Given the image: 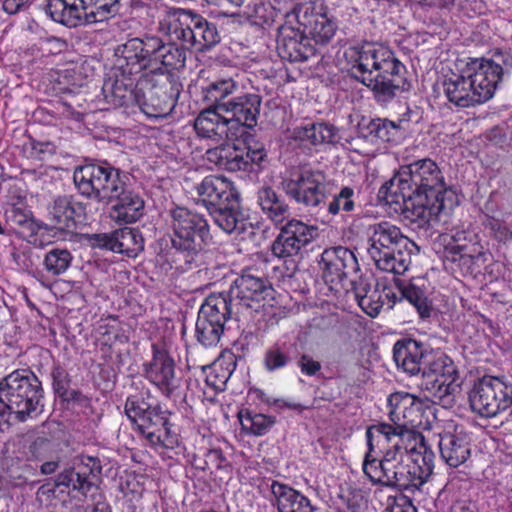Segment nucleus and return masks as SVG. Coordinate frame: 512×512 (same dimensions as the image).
<instances>
[{"instance_id":"obj_15","label":"nucleus","mask_w":512,"mask_h":512,"mask_svg":"<svg viewBox=\"0 0 512 512\" xmlns=\"http://www.w3.org/2000/svg\"><path fill=\"white\" fill-rule=\"evenodd\" d=\"M471 410L484 418H494L512 405V385L501 378L484 376L469 391Z\"/></svg>"},{"instance_id":"obj_18","label":"nucleus","mask_w":512,"mask_h":512,"mask_svg":"<svg viewBox=\"0 0 512 512\" xmlns=\"http://www.w3.org/2000/svg\"><path fill=\"white\" fill-rule=\"evenodd\" d=\"M282 187L285 192L298 203L316 207L320 205L327 193L326 175L310 167H301L283 178Z\"/></svg>"},{"instance_id":"obj_33","label":"nucleus","mask_w":512,"mask_h":512,"mask_svg":"<svg viewBox=\"0 0 512 512\" xmlns=\"http://www.w3.org/2000/svg\"><path fill=\"white\" fill-rule=\"evenodd\" d=\"M439 450L445 463L458 467L470 457V438L463 427L455 426L452 431L445 430L440 434Z\"/></svg>"},{"instance_id":"obj_55","label":"nucleus","mask_w":512,"mask_h":512,"mask_svg":"<svg viewBox=\"0 0 512 512\" xmlns=\"http://www.w3.org/2000/svg\"><path fill=\"white\" fill-rule=\"evenodd\" d=\"M391 512H417L411 500L406 496L400 495L395 498L394 505L391 507Z\"/></svg>"},{"instance_id":"obj_38","label":"nucleus","mask_w":512,"mask_h":512,"mask_svg":"<svg viewBox=\"0 0 512 512\" xmlns=\"http://www.w3.org/2000/svg\"><path fill=\"white\" fill-rule=\"evenodd\" d=\"M395 283L401 293V297L405 298L416 308L421 318H429L431 316L433 311L432 301L428 297V288L423 278H415L407 284L395 279Z\"/></svg>"},{"instance_id":"obj_3","label":"nucleus","mask_w":512,"mask_h":512,"mask_svg":"<svg viewBox=\"0 0 512 512\" xmlns=\"http://www.w3.org/2000/svg\"><path fill=\"white\" fill-rule=\"evenodd\" d=\"M393 359L398 368L409 375H422L421 388L434 403L449 406L459 392L456 370L446 356L427 354L422 343L414 339L398 340L393 347Z\"/></svg>"},{"instance_id":"obj_62","label":"nucleus","mask_w":512,"mask_h":512,"mask_svg":"<svg viewBox=\"0 0 512 512\" xmlns=\"http://www.w3.org/2000/svg\"><path fill=\"white\" fill-rule=\"evenodd\" d=\"M24 5V0H4L3 10L9 14H14Z\"/></svg>"},{"instance_id":"obj_5","label":"nucleus","mask_w":512,"mask_h":512,"mask_svg":"<svg viewBox=\"0 0 512 512\" xmlns=\"http://www.w3.org/2000/svg\"><path fill=\"white\" fill-rule=\"evenodd\" d=\"M172 254V264L186 271L196 264L200 253L212 242L205 217L186 207L171 209L166 220Z\"/></svg>"},{"instance_id":"obj_50","label":"nucleus","mask_w":512,"mask_h":512,"mask_svg":"<svg viewBox=\"0 0 512 512\" xmlns=\"http://www.w3.org/2000/svg\"><path fill=\"white\" fill-rule=\"evenodd\" d=\"M355 208V191L345 186L336 193L328 204V212L335 216L342 212H351Z\"/></svg>"},{"instance_id":"obj_16","label":"nucleus","mask_w":512,"mask_h":512,"mask_svg":"<svg viewBox=\"0 0 512 512\" xmlns=\"http://www.w3.org/2000/svg\"><path fill=\"white\" fill-rule=\"evenodd\" d=\"M46 12L67 27L103 22L115 13V3L92 4V0H48Z\"/></svg>"},{"instance_id":"obj_47","label":"nucleus","mask_w":512,"mask_h":512,"mask_svg":"<svg viewBox=\"0 0 512 512\" xmlns=\"http://www.w3.org/2000/svg\"><path fill=\"white\" fill-rule=\"evenodd\" d=\"M242 430L255 436L265 435L275 424V418L265 414L242 411L239 413Z\"/></svg>"},{"instance_id":"obj_40","label":"nucleus","mask_w":512,"mask_h":512,"mask_svg":"<svg viewBox=\"0 0 512 512\" xmlns=\"http://www.w3.org/2000/svg\"><path fill=\"white\" fill-rule=\"evenodd\" d=\"M257 202L262 212L276 225L282 224L290 216V209L284 198L269 186L259 188Z\"/></svg>"},{"instance_id":"obj_27","label":"nucleus","mask_w":512,"mask_h":512,"mask_svg":"<svg viewBox=\"0 0 512 512\" xmlns=\"http://www.w3.org/2000/svg\"><path fill=\"white\" fill-rule=\"evenodd\" d=\"M351 281L355 300L363 312L370 317L378 316L385 305L391 309L397 301V295L391 288L383 287L380 290L378 286L373 287L368 278L363 277Z\"/></svg>"},{"instance_id":"obj_37","label":"nucleus","mask_w":512,"mask_h":512,"mask_svg":"<svg viewBox=\"0 0 512 512\" xmlns=\"http://www.w3.org/2000/svg\"><path fill=\"white\" fill-rule=\"evenodd\" d=\"M291 137L304 146H318L335 142L337 130L327 123H307L293 128Z\"/></svg>"},{"instance_id":"obj_4","label":"nucleus","mask_w":512,"mask_h":512,"mask_svg":"<svg viewBox=\"0 0 512 512\" xmlns=\"http://www.w3.org/2000/svg\"><path fill=\"white\" fill-rule=\"evenodd\" d=\"M344 56L351 76L370 88L379 101H389L404 89L406 68L388 47L373 43L353 45Z\"/></svg>"},{"instance_id":"obj_11","label":"nucleus","mask_w":512,"mask_h":512,"mask_svg":"<svg viewBox=\"0 0 512 512\" xmlns=\"http://www.w3.org/2000/svg\"><path fill=\"white\" fill-rule=\"evenodd\" d=\"M274 289L256 270L248 268L236 278L230 289L228 304L236 317L265 310L274 299Z\"/></svg>"},{"instance_id":"obj_52","label":"nucleus","mask_w":512,"mask_h":512,"mask_svg":"<svg viewBox=\"0 0 512 512\" xmlns=\"http://www.w3.org/2000/svg\"><path fill=\"white\" fill-rule=\"evenodd\" d=\"M298 367L303 375L312 377L321 370V363L311 356L303 354L298 360Z\"/></svg>"},{"instance_id":"obj_54","label":"nucleus","mask_w":512,"mask_h":512,"mask_svg":"<svg viewBox=\"0 0 512 512\" xmlns=\"http://www.w3.org/2000/svg\"><path fill=\"white\" fill-rule=\"evenodd\" d=\"M162 6L160 0H131V7L135 11L146 10L147 14L154 17V10Z\"/></svg>"},{"instance_id":"obj_9","label":"nucleus","mask_w":512,"mask_h":512,"mask_svg":"<svg viewBox=\"0 0 512 512\" xmlns=\"http://www.w3.org/2000/svg\"><path fill=\"white\" fill-rule=\"evenodd\" d=\"M124 412L151 446L172 449L177 444V436L168 426V411L154 401L148 390L128 396Z\"/></svg>"},{"instance_id":"obj_35","label":"nucleus","mask_w":512,"mask_h":512,"mask_svg":"<svg viewBox=\"0 0 512 512\" xmlns=\"http://www.w3.org/2000/svg\"><path fill=\"white\" fill-rule=\"evenodd\" d=\"M202 202L214 208L229 201L235 204L238 193L233 183L226 177L220 175L206 176L197 187Z\"/></svg>"},{"instance_id":"obj_13","label":"nucleus","mask_w":512,"mask_h":512,"mask_svg":"<svg viewBox=\"0 0 512 512\" xmlns=\"http://www.w3.org/2000/svg\"><path fill=\"white\" fill-rule=\"evenodd\" d=\"M384 188L393 191L403 189L406 192L436 194L437 197L448 196V192H453L447 188L436 162L428 158L401 167L390 182L384 185Z\"/></svg>"},{"instance_id":"obj_25","label":"nucleus","mask_w":512,"mask_h":512,"mask_svg":"<svg viewBox=\"0 0 512 512\" xmlns=\"http://www.w3.org/2000/svg\"><path fill=\"white\" fill-rule=\"evenodd\" d=\"M222 112V108L218 106H208L198 114L194 121V129L199 138L219 145L227 140L239 138L228 117Z\"/></svg>"},{"instance_id":"obj_31","label":"nucleus","mask_w":512,"mask_h":512,"mask_svg":"<svg viewBox=\"0 0 512 512\" xmlns=\"http://www.w3.org/2000/svg\"><path fill=\"white\" fill-rule=\"evenodd\" d=\"M95 247L105 248L115 253L136 257L144 249V240L136 229L122 228L112 233L95 234L92 237Z\"/></svg>"},{"instance_id":"obj_6","label":"nucleus","mask_w":512,"mask_h":512,"mask_svg":"<svg viewBox=\"0 0 512 512\" xmlns=\"http://www.w3.org/2000/svg\"><path fill=\"white\" fill-rule=\"evenodd\" d=\"M158 30L171 42L198 52L209 50L220 40L217 26L194 10L164 7Z\"/></svg>"},{"instance_id":"obj_61","label":"nucleus","mask_w":512,"mask_h":512,"mask_svg":"<svg viewBox=\"0 0 512 512\" xmlns=\"http://www.w3.org/2000/svg\"><path fill=\"white\" fill-rule=\"evenodd\" d=\"M208 4L218 7H233L238 8L243 5L245 0H205Z\"/></svg>"},{"instance_id":"obj_21","label":"nucleus","mask_w":512,"mask_h":512,"mask_svg":"<svg viewBox=\"0 0 512 512\" xmlns=\"http://www.w3.org/2000/svg\"><path fill=\"white\" fill-rule=\"evenodd\" d=\"M320 266L324 281L336 291L345 288L346 282L358 280V260L350 249L342 246L325 249L321 254Z\"/></svg>"},{"instance_id":"obj_17","label":"nucleus","mask_w":512,"mask_h":512,"mask_svg":"<svg viewBox=\"0 0 512 512\" xmlns=\"http://www.w3.org/2000/svg\"><path fill=\"white\" fill-rule=\"evenodd\" d=\"M234 312L223 294L210 295L201 305L196 324L195 337L204 347L216 346L224 332V325Z\"/></svg>"},{"instance_id":"obj_12","label":"nucleus","mask_w":512,"mask_h":512,"mask_svg":"<svg viewBox=\"0 0 512 512\" xmlns=\"http://www.w3.org/2000/svg\"><path fill=\"white\" fill-rule=\"evenodd\" d=\"M145 77L140 82L136 104L150 118H164L175 108L181 84L169 73Z\"/></svg>"},{"instance_id":"obj_39","label":"nucleus","mask_w":512,"mask_h":512,"mask_svg":"<svg viewBox=\"0 0 512 512\" xmlns=\"http://www.w3.org/2000/svg\"><path fill=\"white\" fill-rule=\"evenodd\" d=\"M210 214L215 224L227 234H240L245 229L247 220L240 211L238 198L235 199V204L229 201L211 208Z\"/></svg>"},{"instance_id":"obj_20","label":"nucleus","mask_w":512,"mask_h":512,"mask_svg":"<svg viewBox=\"0 0 512 512\" xmlns=\"http://www.w3.org/2000/svg\"><path fill=\"white\" fill-rule=\"evenodd\" d=\"M501 62L505 66L508 65L503 55H497L492 59L469 58L466 61H461L465 66L466 75L469 77L478 104L493 97L504 73Z\"/></svg>"},{"instance_id":"obj_22","label":"nucleus","mask_w":512,"mask_h":512,"mask_svg":"<svg viewBox=\"0 0 512 512\" xmlns=\"http://www.w3.org/2000/svg\"><path fill=\"white\" fill-rule=\"evenodd\" d=\"M174 359L163 348L152 345V358L144 365L145 378L164 396L170 397L181 386V378L176 374Z\"/></svg>"},{"instance_id":"obj_64","label":"nucleus","mask_w":512,"mask_h":512,"mask_svg":"<svg viewBox=\"0 0 512 512\" xmlns=\"http://www.w3.org/2000/svg\"><path fill=\"white\" fill-rule=\"evenodd\" d=\"M57 468L56 462H46L41 466V471L44 474H51L53 473Z\"/></svg>"},{"instance_id":"obj_29","label":"nucleus","mask_w":512,"mask_h":512,"mask_svg":"<svg viewBox=\"0 0 512 512\" xmlns=\"http://www.w3.org/2000/svg\"><path fill=\"white\" fill-rule=\"evenodd\" d=\"M390 407L389 417L394 422L392 425L397 430H412L423 409V402L415 395L399 391L391 394L388 398Z\"/></svg>"},{"instance_id":"obj_58","label":"nucleus","mask_w":512,"mask_h":512,"mask_svg":"<svg viewBox=\"0 0 512 512\" xmlns=\"http://www.w3.org/2000/svg\"><path fill=\"white\" fill-rule=\"evenodd\" d=\"M316 510L317 506L312 502V500L303 493H300L298 503H296L295 512H315Z\"/></svg>"},{"instance_id":"obj_7","label":"nucleus","mask_w":512,"mask_h":512,"mask_svg":"<svg viewBox=\"0 0 512 512\" xmlns=\"http://www.w3.org/2000/svg\"><path fill=\"white\" fill-rule=\"evenodd\" d=\"M368 255L379 270L404 274L411 264L413 241L396 225L382 221L368 227Z\"/></svg>"},{"instance_id":"obj_60","label":"nucleus","mask_w":512,"mask_h":512,"mask_svg":"<svg viewBox=\"0 0 512 512\" xmlns=\"http://www.w3.org/2000/svg\"><path fill=\"white\" fill-rule=\"evenodd\" d=\"M86 512H110V507L103 497L99 495V498L93 505L87 506Z\"/></svg>"},{"instance_id":"obj_32","label":"nucleus","mask_w":512,"mask_h":512,"mask_svg":"<svg viewBox=\"0 0 512 512\" xmlns=\"http://www.w3.org/2000/svg\"><path fill=\"white\" fill-rule=\"evenodd\" d=\"M101 471L102 466L98 458L81 455L72 470H67L60 475L59 484L86 495L94 486V480L98 478Z\"/></svg>"},{"instance_id":"obj_14","label":"nucleus","mask_w":512,"mask_h":512,"mask_svg":"<svg viewBox=\"0 0 512 512\" xmlns=\"http://www.w3.org/2000/svg\"><path fill=\"white\" fill-rule=\"evenodd\" d=\"M159 46V37L146 35L131 38L115 49L116 71L126 75H136L142 79L152 77L155 72V53Z\"/></svg>"},{"instance_id":"obj_1","label":"nucleus","mask_w":512,"mask_h":512,"mask_svg":"<svg viewBox=\"0 0 512 512\" xmlns=\"http://www.w3.org/2000/svg\"><path fill=\"white\" fill-rule=\"evenodd\" d=\"M365 435L362 470L372 484L414 491L426 483L433 472L434 453L421 433L379 423L368 427Z\"/></svg>"},{"instance_id":"obj_42","label":"nucleus","mask_w":512,"mask_h":512,"mask_svg":"<svg viewBox=\"0 0 512 512\" xmlns=\"http://www.w3.org/2000/svg\"><path fill=\"white\" fill-rule=\"evenodd\" d=\"M177 42L164 43L159 38V46L155 53V74L168 73L167 70L183 68L186 61L185 47L176 45Z\"/></svg>"},{"instance_id":"obj_53","label":"nucleus","mask_w":512,"mask_h":512,"mask_svg":"<svg viewBox=\"0 0 512 512\" xmlns=\"http://www.w3.org/2000/svg\"><path fill=\"white\" fill-rule=\"evenodd\" d=\"M490 230L497 241L503 243L512 241V228L508 225L499 221H493L490 223Z\"/></svg>"},{"instance_id":"obj_24","label":"nucleus","mask_w":512,"mask_h":512,"mask_svg":"<svg viewBox=\"0 0 512 512\" xmlns=\"http://www.w3.org/2000/svg\"><path fill=\"white\" fill-rule=\"evenodd\" d=\"M451 240L447 251L451 255V260L459 262L460 266L467 269L481 267L488 260L489 253L483 249L475 232L455 228L452 230Z\"/></svg>"},{"instance_id":"obj_41","label":"nucleus","mask_w":512,"mask_h":512,"mask_svg":"<svg viewBox=\"0 0 512 512\" xmlns=\"http://www.w3.org/2000/svg\"><path fill=\"white\" fill-rule=\"evenodd\" d=\"M83 207L71 197L63 196L54 200L50 215L60 230H72L83 213Z\"/></svg>"},{"instance_id":"obj_49","label":"nucleus","mask_w":512,"mask_h":512,"mask_svg":"<svg viewBox=\"0 0 512 512\" xmlns=\"http://www.w3.org/2000/svg\"><path fill=\"white\" fill-rule=\"evenodd\" d=\"M235 363H226L225 360H217L209 368L206 375V383L215 390H224L228 380L230 379Z\"/></svg>"},{"instance_id":"obj_46","label":"nucleus","mask_w":512,"mask_h":512,"mask_svg":"<svg viewBox=\"0 0 512 512\" xmlns=\"http://www.w3.org/2000/svg\"><path fill=\"white\" fill-rule=\"evenodd\" d=\"M274 504L278 512H295L300 491L279 481H273L270 487Z\"/></svg>"},{"instance_id":"obj_23","label":"nucleus","mask_w":512,"mask_h":512,"mask_svg":"<svg viewBox=\"0 0 512 512\" xmlns=\"http://www.w3.org/2000/svg\"><path fill=\"white\" fill-rule=\"evenodd\" d=\"M317 236V228L299 220H290L281 229L274 240L271 250L274 256L281 259H292L300 256L302 250Z\"/></svg>"},{"instance_id":"obj_10","label":"nucleus","mask_w":512,"mask_h":512,"mask_svg":"<svg viewBox=\"0 0 512 512\" xmlns=\"http://www.w3.org/2000/svg\"><path fill=\"white\" fill-rule=\"evenodd\" d=\"M380 193L388 204L398 205L404 217L420 228L430 225L441 212L451 210L455 203L454 192H448V196L437 197L436 194L406 192L403 189L393 191L383 186Z\"/></svg>"},{"instance_id":"obj_51","label":"nucleus","mask_w":512,"mask_h":512,"mask_svg":"<svg viewBox=\"0 0 512 512\" xmlns=\"http://www.w3.org/2000/svg\"><path fill=\"white\" fill-rule=\"evenodd\" d=\"M245 150V157L248 158V171L254 169V166L260 167L263 161L266 159V151L264 146L258 142L247 143Z\"/></svg>"},{"instance_id":"obj_30","label":"nucleus","mask_w":512,"mask_h":512,"mask_svg":"<svg viewBox=\"0 0 512 512\" xmlns=\"http://www.w3.org/2000/svg\"><path fill=\"white\" fill-rule=\"evenodd\" d=\"M143 79L136 75H126L122 71H116L114 66V74L107 79L102 87V92L106 102L113 107H122L135 101L140 82Z\"/></svg>"},{"instance_id":"obj_2","label":"nucleus","mask_w":512,"mask_h":512,"mask_svg":"<svg viewBox=\"0 0 512 512\" xmlns=\"http://www.w3.org/2000/svg\"><path fill=\"white\" fill-rule=\"evenodd\" d=\"M73 180L78 191L87 198L107 203L115 200L111 217L119 224L134 223L144 214V200L130 189L129 174L107 162L77 167Z\"/></svg>"},{"instance_id":"obj_59","label":"nucleus","mask_w":512,"mask_h":512,"mask_svg":"<svg viewBox=\"0 0 512 512\" xmlns=\"http://www.w3.org/2000/svg\"><path fill=\"white\" fill-rule=\"evenodd\" d=\"M54 387L57 391L65 390V378L66 374L63 369L56 368L52 372Z\"/></svg>"},{"instance_id":"obj_63","label":"nucleus","mask_w":512,"mask_h":512,"mask_svg":"<svg viewBox=\"0 0 512 512\" xmlns=\"http://www.w3.org/2000/svg\"><path fill=\"white\" fill-rule=\"evenodd\" d=\"M276 404L280 408L286 407V408L293 409V410H297V409H299L301 407V405L298 404V403L287 402L285 400H277Z\"/></svg>"},{"instance_id":"obj_19","label":"nucleus","mask_w":512,"mask_h":512,"mask_svg":"<svg viewBox=\"0 0 512 512\" xmlns=\"http://www.w3.org/2000/svg\"><path fill=\"white\" fill-rule=\"evenodd\" d=\"M293 17L304 32L320 44H327L338 29L335 17L324 0H311L299 4Z\"/></svg>"},{"instance_id":"obj_8","label":"nucleus","mask_w":512,"mask_h":512,"mask_svg":"<svg viewBox=\"0 0 512 512\" xmlns=\"http://www.w3.org/2000/svg\"><path fill=\"white\" fill-rule=\"evenodd\" d=\"M41 381L30 370H15L0 380V417L14 415L25 421L42 412Z\"/></svg>"},{"instance_id":"obj_48","label":"nucleus","mask_w":512,"mask_h":512,"mask_svg":"<svg viewBox=\"0 0 512 512\" xmlns=\"http://www.w3.org/2000/svg\"><path fill=\"white\" fill-rule=\"evenodd\" d=\"M72 261L73 256L69 250L52 248L44 256L43 266L49 275L59 276L69 269Z\"/></svg>"},{"instance_id":"obj_56","label":"nucleus","mask_w":512,"mask_h":512,"mask_svg":"<svg viewBox=\"0 0 512 512\" xmlns=\"http://www.w3.org/2000/svg\"><path fill=\"white\" fill-rule=\"evenodd\" d=\"M5 215L8 221H11L18 225H22L27 220L26 213L21 208L16 207L14 205L6 209Z\"/></svg>"},{"instance_id":"obj_34","label":"nucleus","mask_w":512,"mask_h":512,"mask_svg":"<svg viewBox=\"0 0 512 512\" xmlns=\"http://www.w3.org/2000/svg\"><path fill=\"white\" fill-rule=\"evenodd\" d=\"M442 88L447 99L456 106L467 108L478 104L463 63L458 72H451L444 76Z\"/></svg>"},{"instance_id":"obj_57","label":"nucleus","mask_w":512,"mask_h":512,"mask_svg":"<svg viewBox=\"0 0 512 512\" xmlns=\"http://www.w3.org/2000/svg\"><path fill=\"white\" fill-rule=\"evenodd\" d=\"M30 156L36 159H42L43 155L51 152V145L49 143L31 141L29 143Z\"/></svg>"},{"instance_id":"obj_26","label":"nucleus","mask_w":512,"mask_h":512,"mask_svg":"<svg viewBox=\"0 0 512 512\" xmlns=\"http://www.w3.org/2000/svg\"><path fill=\"white\" fill-rule=\"evenodd\" d=\"M277 52L279 56L290 62H303L316 53L311 40L305 36L304 30L295 28L287 21L279 28L277 37Z\"/></svg>"},{"instance_id":"obj_44","label":"nucleus","mask_w":512,"mask_h":512,"mask_svg":"<svg viewBox=\"0 0 512 512\" xmlns=\"http://www.w3.org/2000/svg\"><path fill=\"white\" fill-rule=\"evenodd\" d=\"M406 120L400 119L398 122L388 119L371 120L367 126L368 134L372 138L381 142H397L403 132L406 130Z\"/></svg>"},{"instance_id":"obj_36","label":"nucleus","mask_w":512,"mask_h":512,"mask_svg":"<svg viewBox=\"0 0 512 512\" xmlns=\"http://www.w3.org/2000/svg\"><path fill=\"white\" fill-rule=\"evenodd\" d=\"M208 162L215 164L219 168L236 172L248 171V158L245 157V150L233 145H218L206 151Z\"/></svg>"},{"instance_id":"obj_28","label":"nucleus","mask_w":512,"mask_h":512,"mask_svg":"<svg viewBox=\"0 0 512 512\" xmlns=\"http://www.w3.org/2000/svg\"><path fill=\"white\" fill-rule=\"evenodd\" d=\"M261 98L254 93L234 97L225 104H220L223 112L230 114V125L233 126L238 137L246 133L247 128H253L257 124L260 112Z\"/></svg>"},{"instance_id":"obj_45","label":"nucleus","mask_w":512,"mask_h":512,"mask_svg":"<svg viewBox=\"0 0 512 512\" xmlns=\"http://www.w3.org/2000/svg\"><path fill=\"white\" fill-rule=\"evenodd\" d=\"M290 350V345L283 341L269 346L263 355L264 368L270 373L286 368L292 361Z\"/></svg>"},{"instance_id":"obj_43","label":"nucleus","mask_w":512,"mask_h":512,"mask_svg":"<svg viewBox=\"0 0 512 512\" xmlns=\"http://www.w3.org/2000/svg\"><path fill=\"white\" fill-rule=\"evenodd\" d=\"M239 84L233 78H222L201 87L202 99L208 106L225 104V99L239 91Z\"/></svg>"}]
</instances>
